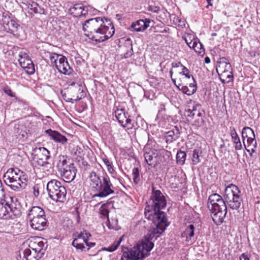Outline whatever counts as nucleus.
<instances>
[{"label": "nucleus", "instance_id": "obj_1", "mask_svg": "<svg viewBox=\"0 0 260 260\" xmlns=\"http://www.w3.org/2000/svg\"><path fill=\"white\" fill-rule=\"evenodd\" d=\"M83 30L91 36V39L96 42H103L112 37L114 32V25L111 20L105 17L89 19L83 24Z\"/></svg>", "mask_w": 260, "mask_h": 260}, {"label": "nucleus", "instance_id": "obj_2", "mask_svg": "<svg viewBox=\"0 0 260 260\" xmlns=\"http://www.w3.org/2000/svg\"><path fill=\"white\" fill-rule=\"evenodd\" d=\"M150 205L145 208V216L148 220H160L161 222L167 220L166 214L161 210L166 206L167 201L165 197L159 190H155L152 188L151 196Z\"/></svg>", "mask_w": 260, "mask_h": 260}, {"label": "nucleus", "instance_id": "obj_3", "mask_svg": "<svg viewBox=\"0 0 260 260\" xmlns=\"http://www.w3.org/2000/svg\"><path fill=\"white\" fill-rule=\"evenodd\" d=\"M89 177L92 191L95 192L92 198H105L114 193L115 187L107 175L100 176L92 171Z\"/></svg>", "mask_w": 260, "mask_h": 260}, {"label": "nucleus", "instance_id": "obj_4", "mask_svg": "<svg viewBox=\"0 0 260 260\" xmlns=\"http://www.w3.org/2000/svg\"><path fill=\"white\" fill-rule=\"evenodd\" d=\"M207 207L211 212V216L214 223L216 225L221 224L227 213L224 199L217 193H213L208 198Z\"/></svg>", "mask_w": 260, "mask_h": 260}, {"label": "nucleus", "instance_id": "obj_5", "mask_svg": "<svg viewBox=\"0 0 260 260\" xmlns=\"http://www.w3.org/2000/svg\"><path fill=\"white\" fill-rule=\"evenodd\" d=\"M4 178L6 185L14 191H21L27 186L28 180L26 175L17 168L9 169Z\"/></svg>", "mask_w": 260, "mask_h": 260}, {"label": "nucleus", "instance_id": "obj_6", "mask_svg": "<svg viewBox=\"0 0 260 260\" xmlns=\"http://www.w3.org/2000/svg\"><path fill=\"white\" fill-rule=\"evenodd\" d=\"M47 247V242H44L39 237L30 240L29 241L28 248L23 251L22 260H39L44 255Z\"/></svg>", "mask_w": 260, "mask_h": 260}, {"label": "nucleus", "instance_id": "obj_7", "mask_svg": "<svg viewBox=\"0 0 260 260\" xmlns=\"http://www.w3.org/2000/svg\"><path fill=\"white\" fill-rule=\"evenodd\" d=\"M56 167L65 182H70L74 179L76 169L74 164L67 160L64 156L59 155L58 157Z\"/></svg>", "mask_w": 260, "mask_h": 260}, {"label": "nucleus", "instance_id": "obj_8", "mask_svg": "<svg viewBox=\"0 0 260 260\" xmlns=\"http://www.w3.org/2000/svg\"><path fill=\"white\" fill-rule=\"evenodd\" d=\"M224 198L225 203L233 210H238L242 201L239 188L233 184L225 187Z\"/></svg>", "mask_w": 260, "mask_h": 260}, {"label": "nucleus", "instance_id": "obj_9", "mask_svg": "<svg viewBox=\"0 0 260 260\" xmlns=\"http://www.w3.org/2000/svg\"><path fill=\"white\" fill-rule=\"evenodd\" d=\"M47 190L52 200L61 203L66 200L67 190L60 181L55 179L50 180L47 183Z\"/></svg>", "mask_w": 260, "mask_h": 260}, {"label": "nucleus", "instance_id": "obj_10", "mask_svg": "<svg viewBox=\"0 0 260 260\" xmlns=\"http://www.w3.org/2000/svg\"><path fill=\"white\" fill-rule=\"evenodd\" d=\"M242 138L246 150L252 155L255 152L257 147L254 131L249 127H244L242 131Z\"/></svg>", "mask_w": 260, "mask_h": 260}, {"label": "nucleus", "instance_id": "obj_11", "mask_svg": "<svg viewBox=\"0 0 260 260\" xmlns=\"http://www.w3.org/2000/svg\"><path fill=\"white\" fill-rule=\"evenodd\" d=\"M33 160L40 166L49 164L48 160L50 158V152L44 147H36L31 153Z\"/></svg>", "mask_w": 260, "mask_h": 260}, {"label": "nucleus", "instance_id": "obj_12", "mask_svg": "<svg viewBox=\"0 0 260 260\" xmlns=\"http://www.w3.org/2000/svg\"><path fill=\"white\" fill-rule=\"evenodd\" d=\"M151 220L152 221L155 228L150 230L145 236V238L154 242L165 231L166 227L169 225V223L167 222V220H164L163 222H161L160 220L154 219Z\"/></svg>", "mask_w": 260, "mask_h": 260}, {"label": "nucleus", "instance_id": "obj_13", "mask_svg": "<svg viewBox=\"0 0 260 260\" xmlns=\"http://www.w3.org/2000/svg\"><path fill=\"white\" fill-rule=\"evenodd\" d=\"M216 71L222 83H228L233 80V75L230 63L220 61L219 65L216 68Z\"/></svg>", "mask_w": 260, "mask_h": 260}, {"label": "nucleus", "instance_id": "obj_14", "mask_svg": "<svg viewBox=\"0 0 260 260\" xmlns=\"http://www.w3.org/2000/svg\"><path fill=\"white\" fill-rule=\"evenodd\" d=\"M18 61L22 68L28 75H32L35 73V65L28 54L24 51H21L19 53Z\"/></svg>", "mask_w": 260, "mask_h": 260}, {"label": "nucleus", "instance_id": "obj_15", "mask_svg": "<svg viewBox=\"0 0 260 260\" xmlns=\"http://www.w3.org/2000/svg\"><path fill=\"white\" fill-rule=\"evenodd\" d=\"M171 155V153L170 151L166 150H163L157 153L153 152H145L144 154V157L146 162L149 166L152 167H155L157 166V162H158V161L157 160L158 157H161L166 156L168 158L170 157Z\"/></svg>", "mask_w": 260, "mask_h": 260}, {"label": "nucleus", "instance_id": "obj_16", "mask_svg": "<svg viewBox=\"0 0 260 260\" xmlns=\"http://www.w3.org/2000/svg\"><path fill=\"white\" fill-rule=\"evenodd\" d=\"M127 113H126L123 109H117L115 111V116L118 122L123 127H126L130 129L134 127V124L132 120L127 117Z\"/></svg>", "mask_w": 260, "mask_h": 260}, {"label": "nucleus", "instance_id": "obj_17", "mask_svg": "<svg viewBox=\"0 0 260 260\" xmlns=\"http://www.w3.org/2000/svg\"><path fill=\"white\" fill-rule=\"evenodd\" d=\"M183 81H184L183 80H181V83H179L178 85H177L179 90L188 95H191L196 92L197 90V83L194 78H192V80L189 81L188 83H187L186 85H184Z\"/></svg>", "mask_w": 260, "mask_h": 260}, {"label": "nucleus", "instance_id": "obj_18", "mask_svg": "<svg viewBox=\"0 0 260 260\" xmlns=\"http://www.w3.org/2000/svg\"><path fill=\"white\" fill-rule=\"evenodd\" d=\"M143 255V251H141L140 247H138L134 249L129 250L127 249V251L123 252L121 257V260H138L140 258V255Z\"/></svg>", "mask_w": 260, "mask_h": 260}, {"label": "nucleus", "instance_id": "obj_19", "mask_svg": "<svg viewBox=\"0 0 260 260\" xmlns=\"http://www.w3.org/2000/svg\"><path fill=\"white\" fill-rule=\"evenodd\" d=\"M56 69L60 73L64 75H70L73 71L68 63L67 58L64 56H60L58 64H56Z\"/></svg>", "mask_w": 260, "mask_h": 260}, {"label": "nucleus", "instance_id": "obj_20", "mask_svg": "<svg viewBox=\"0 0 260 260\" xmlns=\"http://www.w3.org/2000/svg\"><path fill=\"white\" fill-rule=\"evenodd\" d=\"M48 220L46 217L29 220V224L35 230L43 231L48 226Z\"/></svg>", "mask_w": 260, "mask_h": 260}, {"label": "nucleus", "instance_id": "obj_21", "mask_svg": "<svg viewBox=\"0 0 260 260\" xmlns=\"http://www.w3.org/2000/svg\"><path fill=\"white\" fill-rule=\"evenodd\" d=\"M150 22V20L149 19H140L132 23L129 29L133 31H141L145 30L149 27Z\"/></svg>", "mask_w": 260, "mask_h": 260}, {"label": "nucleus", "instance_id": "obj_22", "mask_svg": "<svg viewBox=\"0 0 260 260\" xmlns=\"http://www.w3.org/2000/svg\"><path fill=\"white\" fill-rule=\"evenodd\" d=\"M46 217L45 212L43 208L39 206H33L28 211L27 218L29 220Z\"/></svg>", "mask_w": 260, "mask_h": 260}, {"label": "nucleus", "instance_id": "obj_23", "mask_svg": "<svg viewBox=\"0 0 260 260\" xmlns=\"http://www.w3.org/2000/svg\"><path fill=\"white\" fill-rule=\"evenodd\" d=\"M45 133L50 137L51 139L54 140L55 142L63 145L67 143V138L57 131L48 129L45 131Z\"/></svg>", "mask_w": 260, "mask_h": 260}, {"label": "nucleus", "instance_id": "obj_24", "mask_svg": "<svg viewBox=\"0 0 260 260\" xmlns=\"http://www.w3.org/2000/svg\"><path fill=\"white\" fill-rule=\"evenodd\" d=\"M4 28L5 30L14 36H19L18 30L20 29V25L14 20H10L4 24Z\"/></svg>", "mask_w": 260, "mask_h": 260}, {"label": "nucleus", "instance_id": "obj_25", "mask_svg": "<svg viewBox=\"0 0 260 260\" xmlns=\"http://www.w3.org/2000/svg\"><path fill=\"white\" fill-rule=\"evenodd\" d=\"M180 130L177 126H175L172 130L168 131L165 134V138L167 143H171L177 140L180 136Z\"/></svg>", "mask_w": 260, "mask_h": 260}, {"label": "nucleus", "instance_id": "obj_26", "mask_svg": "<svg viewBox=\"0 0 260 260\" xmlns=\"http://www.w3.org/2000/svg\"><path fill=\"white\" fill-rule=\"evenodd\" d=\"M9 204L6 201L0 202V218L6 219L12 217L9 212Z\"/></svg>", "mask_w": 260, "mask_h": 260}, {"label": "nucleus", "instance_id": "obj_27", "mask_svg": "<svg viewBox=\"0 0 260 260\" xmlns=\"http://www.w3.org/2000/svg\"><path fill=\"white\" fill-rule=\"evenodd\" d=\"M230 131L232 141L235 144V149L236 150H241L242 148V145L235 128L233 127H230Z\"/></svg>", "mask_w": 260, "mask_h": 260}, {"label": "nucleus", "instance_id": "obj_28", "mask_svg": "<svg viewBox=\"0 0 260 260\" xmlns=\"http://www.w3.org/2000/svg\"><path fill=\"white\" fill-rule=\"evenodd\" d=\"M9 207L10 208L8 209L10 215H13L16 217L21 216L22 207L19 203L13 202L11 204H9Z\"/></svg>", "mask_w": 260, "mask_h": 260}, {"label": "nucleus", "instance_id": "obj_29", "mask_svg": "<svg viewBox=\"0 0 260 260\" xmlns=\"http://www.w3.org/2000/svg\"><path fill=\"white\" fill-rule=\"evenodd\" d=\"M83 233L84 232L78 234L77 237L75 238L72 243V246L75 247L76 249L81 250V251L85 250V248L83 243L79 242V241L82 240V237H83L84 235Z\"/></svg>", "mask_w": 260, "mask_h": 260}, {"label": "nucleus", "instance_id": "obj_30", "mask_svg": "<svg viewBox=\"0 0 260 260\" xmlns=\"http://www.w3.org/2000/svg\"><path fill=\"white\" fill-rule=\"evenodd\" d=\"M27 8L29 9L31 13H38V14H44V9L41 8L39 5L33 1H30L28 2Z\"/></svg>", "mask_w": 260, "mask_h": 260}, {"label": "nucleus", "instance_id": "obj_31", "mask_svg": "<svg viewBox=\"0 0 260 260\" xmlns=\"http://www.w3.org/2000/svg\"><path fill=\"white\" fill-rule=\"evenodd\" d=\"M194 230L195 228L193 224H189L186 226L185 231L182 234V237H185L186 241H189L194 235Z\"/></svg>", "mask_w": 260, "mask_h": 260}, {"label": "nucleus", "instance_id": "obj_32", "mask_svg": "<svg viewBox=\"0 0 260 260\" xmlns=\"http://www.w3.org/2000/svg\"><path fill=\"white\" fill-rule=\"evenodd\" d=\"M82 4H76L70 9V13L76 17H82V13H81L82 7Z\"/></svg>", "mask_w": 260, "mask_h": 260}, {"label": "nucleus", "instance_id": "obj_33", "mask_svg": "<svg viewBox=\"0 0 260 260\" xmlns=\"http://www.w3.org/2000/svg\"><path fill=\"white\" fill-rule=\"evenodd\" d=\"M140 250H146V252H149L154 247L153 241L146 239L143 241L142 245L139 246Z\"/></svg>", "mask_w": 260, "mask_h": 260}, {"label": "nucleus", "instance_id": "obj_34", "mask_svg": "<svg viewBox=\"0 0 260 260\" xmlns=\"http://www.w3.org/2000/svg\"><path fill=\"white\" fill-rule=\"evenodd\" d=\"M199 108H200V104L194 102L192 109H189L186 110L188 120L191 121L193 119L195 118L194 112H196V111H199Z\"/></svg>", "mask_w": 260, "mask_h": 260}, {"label": "nucleus", "instance_id": "obj_35", "mask_svg": "<svg viewBox=\"0 0 260 260\" xmlns=\"http://www.w3.org/2000/svg\"><path fill=\"white\" fill-rule=\"evenodd\" d=\"M186 156V153L181 150H179L176 154V161L177 164L183 165L185 162Z\"/></svg>", "mask_w": 260, "mask_h": 260}, {"label": "nucleus", "instance_id": "obj_36", "mask_svg": "<svg viewBox=\"0 0 260 260\" xmlns=\"http://www.w3.org/2000/svg\"><path fill=\"white\" fill-rule=\"evenodd\" d=\"M191 48H192L194 50L199 54H201L202 53L204 52L203 45L199 41L197 42V40H194L193 41Z\"/></svg>", "mask_w": 260, "mask_h": 260}, {"label": "nucleus", "instance_id": "obj_37", "mask_svg": "<svg viewBox=\"0 0 260 260\" xmlns=\"http://www.w3.org/2000/svg\"><path fill=\"white\" fill-rule=\"evenodd\" d=\"M132 176L134 182L135 184H138L140 181L139 170L138 168H134L133 169Z\"/></svg>", "mask_w": 260, "mask_h": 260}, {"label": "nucleus", "instance_id": "obj_38", "mask_svg": "<svg viewBox=\"0 0 260 260\" xmlns=\"http://www.w3.org/2000/svg\"><path fill=\"white\" fill-rule=\"evenodd\" d=\"M179 74L182 76H184L186 79H188L189 81L192 80V78H194L193 76L190 74L189 70L184 67H183L182 69V71L179 72Z\"/></svg>", "mask_w": 260, "mask_h": 260}, {"label": "nucleus", "instance_id": "obj_39", "mask_svg": "<svg viewBox=\"0 0 260 260\" xmlns=\"http://www.w3.org/2000/svg\"><path fill=\"white\" fill-rule=\"evenodd\" d=\"M92 8L90 6H84L82 5L81 13H82V16L86 17L91 15L92 12Z\"/></svg>", "mask_w": 260, "mask_h": 260}, {"label": "nucleus", "instance_id": "obj_40", "mask_svg": "<svg viewBox=\"0 0 260 260\" xmlns=\"http://www.w3.org/2000/svg\"><path fill=\"white\" fill-rule=\"evenodd\" d=\"M121 240V238H120L118 241H114L111 245L105 248V249L109 252L115 251L120 245Z\"/></svg>", "mask_w": 260, "mask_h": 260}, {"label": "nucleus", "instance_id": "obj_41", "mask_svg": "<svg viewBox=\"0 0 260 260\" xmlns=\"http://www.w3.org/2000/svg\"><path fill=\"white\" fill-rule=\"evenodd\" d=\"M61 55L56 54V53H51L50 55V59L51 61V62L53 65H55V67L56 68V64H58V61H57L58 59L59 60V58L60 57Z\"/></svg>", "mask_w": 260, "mask_h": 260}, {"label": "nucleus", "instance_id": "obj_42", "mask_svg": "<svg viewBox=\"0 0 260 260\" xmlns=\"http://www.w3.org/2000/svg\"><path fill=\"white\" fill-rule=\"evenodd\" d=\"M185 43L187 44L190 48H191L192 44V40L191 39L192 36L191 35L186 34L183 37Z\"/></svg>", "mask_w": 260, "mask_h": 260}, {"label": "nucleus", "instance_id": "obj_43", "mask_svg": "<svg viewBox=\"0 0 260 260\" xmlns=\"http://www.w3.org/2000/svg\"><path fill=\"white\" fill-rule=\"evenodd\" d=\"M203 117H196L194 118L195 120L193 122V125L199 127L201 126L203 123L204 122V120L203 119Z\"/></svg>", "mask_w": 260, "mask_h": 260}, {"label": "nucleus", "instance_id": "obj_44", "mask_svg": "<svg viewBox=\"0 0 260 260\" xmlns=\"http://www.w3.org/2000/svg\"><path fill=\"white\" fill-rule=\"evenodd\" d=\"M192 159L194 165H196L200 162L199 152L197 150L193 151Z\"/></svg>", "mask_w": 260, "mask_h": 260}, {"label": "nucleus", "instance_id": "obj_45", "mask_svg": "<svg viewBox=\"0 0 260 260\" xmlns=\"http://www.w3.org/2000/svg\"><path fill=\"white\" fill-rule=\"evenodd\" d=\"M100 212L103 217H107L108 219L109 220V211L108 209L106 208L103 206H102L100 209Z\"/></svg>", "mask_w": 260, "mask_h": 260}, {"label": "nucleus", "instance_id": "obj_46", "mask_svg": "<svg viewBox=\"0 0 260 260\" xmlns=\"http://www.w3.org/2000/svg\"><path fill=\"white\" fill-rule=\"evenodd\" d=\"M103 161L107 167V170L109 173H111L113 171L111 163L107 158H103Z\"/></svg>", "mask_w": 260, "mask_h": 260}, {"label": "nucleus", "instance_id": "obj_47", "mask_svg": "<svg viewBox=\"0 0 260 260\" xmlns=\"http://www.w3.org/2000/svg\"><path fill=\"white\" fill-rule=\"evenodd\" d=\"M4 92L11 97H15V94L9 86H6L3 88Z\"/></svg>", "mask_w": 260, "mask_h": 260}, {"label": "nucleus", "instance_id": "obj_48", "mask_svg": "<svg viewBox=\"0 0 260 260\" xmlns=\"http://www.w3.org/2000/svg\"><path fill=\"white\" fill-rule=\"evenodd\" d=\"M205 115V112L202 108V106L200 104V108H199V111L194 112V116L196 117H203Z\"/></svg>", "mask_w": 260, "mask_h": 260}, {"label": "nucleus", "instance_id": "obj_49", "mask_svg": "<svg viewBox=\"0 0 260 260\" xmlns=\"http://www.w3.org/2000/svg\"><path fill=\"white\" fill-rule=\"evenodd\" d=\"M84 235L82 237V242H84L85 243L88 241L89 237H91V235L89 233L86 232L85 231L84 232Z\"/></svg>", "mask_w": 260, "mask_h": 260}, {"label": "nucleus", "instance_id": "obj_50", "mask_svg": "<svg viewBox=\"0 0 260 260\" xmlns=\"http://www.w3.org/2000/svg\"><path fill=\"white\" fill-rule=\"evenodd\" d=\"M239 260H250V255L248 253H243L239 256Z\"/></svg>", "mask_w": 260, "mask_h": 260}, {"label": "nucleus", "instance_id": "obj_51", "mask_svg": "<svg viewBox=\"0 0 260 260\" xmlns=\"http://www.w3.org/2000/svg\"><path fill=\"white\" fill-rule=\"evenodd\" d=\"M22 127V125H20V124H15L14 126V129L15 133L18 135H23V134H21V131H20V129Z\"/></svg>", "mask_w": 260, "mask_h": 260}, {"label": "nucleus", "instance_id": "obj_52", "mask_svg": "<svg viewBox=\"0 0 260 260\" xmlns=\"http://www.w3.org/2000/svg\"><path fill=\"white\" fill-rule=\"evenodd\" d=\"M33 194L35 197H38L40 194L39 188L37 185H35L32 187Z\"/></svg>", "mask_w": 260, "mask_h": 260}, {"label": "nucleus", "instance_id": "obj_53", "mask_svg": "<svg viewBox=\"0 0 260 260\" xmlns=\"http://www.w3.org/2000/svg\"><path fill=\"white\" fill-rule=\"evenodd\" d=\"M183 67H184L182 64L179 61L173 62L172 63V68H179L181 67L182 69Z\"/></svg>", "mask_w": 260, "mask_h": 260}, {"label": "nucleus", "instance_id": "obj_54", "mask_svg": "<svg viewBox=\"0 0 260 260\" xmlns=\"http://www.w3.org/2000/svg\"><path fill=\"white\" fill-rule=\"evenodd\" d=\"M169 157H158V158H157V160L158 161V162H157V165L160 164L161 162H164V161H166L167 159H168Z\"/></svg>", "mask_w": 260, "mask_h": 260}, {"label": "nucleus", "instance_id": "obj_55", "mask_svg": "<svg viewBox=\"0 0 260 260\" xmlns=\"http://www.w3.org/2000/svg\"><path fill=\"white\" fill-rule=\"evenodd\" d=\"M86 245L88 247L87 250L91 247H93L95 246V243L94 242H89L88 241H87L86 243H85Z\"/></svg>", "mask_w": 260, "mask_h": 260}, {"label": "nucleus", "instance_id": "obj_56", "mask_svg": "<svg viewBox=\"0 0 260 260\" xmlns=\"http://www.w3.org/2000/svg\"><path fill=\"white\" fill-rule=\"evenodd\" d=\"M4 194H5V193H4V187H3L2 181L0 180V197H4Z\"/></svg>", "mask_w": 260, "mask_h": 260}, {"label": "nucleus", "instance_id": "obj_57", "mask_svg": "<svg viewBox=\"0 0 260 260\" xmlns=\"http://www.w3.org/2000/svg\"><path fill=\"white\" fill-rule=\"evenodd\" d=\"M76 214H77V215L76 216V221H77V223H79L80 219V215H79V212H78L77 210L76 211Z\"/></svg>", "mask_w": 260, "mask_h": 260}, {"label": "nucleus", "instance_id": "obj_58", "mask_svg": "<svg viewBox=\"0 0 260 260\" xmlns=\"http://www.w3.org/2000/svg\"><path fill=\"white\" fill-rule=\"evenodd\" d=\"M132 52H133V47H131L130 53H129L128 52H126V53L125 54V55H124V57H125V58H127V57H128V56H131V55H132Z\"/></svg>", "mask_w": 260, "mask_h": 260}, {"label": "nucleus", "instance_id": "obj_59", "mask_svg": "<svg viewBox=\"0 0 260 260\" xmlns=\"http://www.w3.org/2000/svg\"><path fill=\"white\" fill-rule=\"evenodd\" d=\"M109 229H114V230H117L116 228L114 227V226H113L112 224H111V223L109 222V224L107 225Z\"/></svg>", "mask_w": 260, "mask_h": 260}, {"label": "nucleus", "instance_id": "obj_60", "mask_svg": "<svg viewBox=\"0 0 260 260\" xmlns=\"http://www.w3.org/2000/svg\"><path fill=\"white\" fill-rule=\"evenodd\" d=\"M205 62L206 63H209L210 62V59L208 57H206L205 58Z\"/></svg>", "mask_w": 260, "mask_h": 260}, {"label": "nucleus", "instance_id": "obj_61", "mask_svg": "<svg viewBox=\"0 0 260 260\" xmlns=\"http://www.w3.org/2000/svg\"><path fill=\"white\" fill-rule=\"evenodd\" d=\"M171 79H172V80L173 82V83L175 84V85L177 87V85H178L176 84V80H175V79H173V78H172V77L171 78Z\"/></svg>", "mask_w": 260, "mask_h": 260}, {"label": "nucleus", "instance_id": "obj_62", "mask_svg": "<svg viewBox=\"0 0 260 260\" xmlns=\"http://www.w3.org/2000/svg\"><path fill=\"white\" fill-rule=\"evenodd\" d=\"M169 73H170V76H171V78L172 77V75H173V71L171 70L169 72Z\"/></svg>", "mask_w": 260, "mask_h": 260}, {"label": "nucleus", "instance_id": "obj_63", "mask_svg": "<svg viewBox=\"0 0 260 260\" xmlns=\"http://www.w3.org/2000/svg\"><path fill=\"white\" fill-rule=\"evenodd\" d=\"M82 96H81V97L77 96V99L76 100L79 101V100H80L81 99H82Z\"/></svg>", "mask_w": 260, "mask_h": 260}, {"label": "nucleus", "instance_id": "obj_64", "mask_svg": "<svg viewBox=\"0 0 260 260\" xmlns=\"http://www.w3.org/2000/svg\"><path fill=\"white\" fill-rule=\"evenodd\" d=\"M216 33H213L212 34V36H216Z\"/></svg>", "mask_w": 260, "mask_h": 260}]
</instances>
